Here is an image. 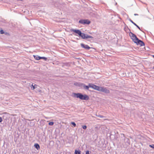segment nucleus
Returning a JSON list of instances; mask_svg holds the SVG:
<instances>
[{"label": "nucleus", "mask_w": 154, "mask_h": 154, "mask_svg": "<svg viewBox=\"0 0 154 154\" xmlns=\"http://www.w3.org/2000/svg\"><path fill=\"white\" fill-rule=\"evenodd\" d=\"M70 31L71 32H73L75 33L78 34L80 37L83 39L93 38L91 36L88 35L87 34L82 32L79 29H70Z\"/></svg>", "instance_id": "1"}, {"label": "nucleus", "mask_w": 154, "mask_h": 154, "mask_svg": "<svg viewBox=\"0 0 154 154\" xmlns=\"http://www.w3.org/2000/svg\"><path fill=\"white\" fill-rule=\"evenodd\" d=\"M73 97H75L79 98L81 100H88L89 99V96L85 94H83L81 93H72Z\"/></svg>", "instance_id": "2"}, {"label": "nucleus", "mask_w": 154, "mask_h": 154, "mask_svg": "<svg viewBox=\"0 0 154 154\" xmlns=\"http://www.w3.org/2000/svg\"><path fill=\"white\" fill-rule=\"evenodd\" d=\"M129 35L134 43H135L137 40V39H138L135 34L131 32H130L129 33Z\"/></svg>", "instance_id": "3"}, {"label": "nucleus", "mask_w": 154, "mask_h": 154, "mask_svg": "<svg viewBox=\"0 0 154 154\" xmlns=\"http://www.w3.org/2000/svg\"><path fill=\"white\" fill-rule=\"evenodd\" d=\"M79 22L80 23L84 25L86 24L88 25L91 23L90 21L88 19H81L79 21Z\"/></svg>", "instance_id": "4"}, {"label": "nucleus", "mask_w": 154, "mask_h": 154, "mask_svg": "<svg viewBox=\"0 0 154 154\" xmlns=\"http://www.w3.org/2000/svg\"><path fill=\"white\" fill-rule=\"evenodd\" d=\"M134 43L136 44L137 45H140V46L145 45L144 43L142 41L139 39H137V40Z\"/></svg>", "instance_id": "5"}, {"label": "nucleus", "mask_w": 154, "mask_h": 154, "mask_svg": "<svg viewBox=\"0 0 154 154\" xmlns=\"http://www.w3.org/2000/svg\"><path fill=\"white\" fill-rule=\"evenodd\" d=\"M80 45L82 48H84L87 50H89L91 48H92L90 47L88 45H85L83 43H81Z\"/></svg>", "instance_id": "6"}, {"label": "nucleus", "mask_w": 154, "mask_h": 154, "mask_svg": "<svg viewBox=\"0 0 154 154\" xmlns=\"http://www.w3.org/2000/svg\"><path fill=\"white\" fill-rule=\"evenodd\" d=\"M101 92H104L106 94H108L110 93V91L107 88L102 87Z\"/></svg>", "instance_id": "7"}, {"label": "nucleus", "mask_w": 154, "mask_h": 154, "mask_svg": "<svg viewBox=\"0 0 154 154\" xmlns=\"http://www.w3.org/2000/svg\"><path fill=\"white\" fill-rule=\"evenodd\" d=\"M91 83H89L88 85H86L85 84L82 83L81 88H83V89L85 90H88L89 88H90L89 85Z\"/></svg>", "instance_id": "8"}, {"label": "nucleus", "mask_w": 154, "mask_h": 154, "mask_svg": "<svg viewBox=\"0 0 154 154\" xmlns=\"http://www.w3.org/2000/svg\"><path fill=\"white\" fill-rule=\"evenodd\" d=\"M89 86H90L89 87H90V88H92L95 90H96L98 86H97L96 85L92 84V83H91L90 85Z\"/></svg>", "instance_id": "9"}, {"label": "nucleus", "mask_w": 154, "mask_h": 154, "mask_svg": "<svg viewBox=\"0 0 154 154\" xmlns=\"http://www.w3.org/2000/svg\"><path fill=\"white\" fill-rule=\"evenodd\" d=\"M128 20L135 26H136L140 30H141L140 28L135 23H134L131 19L129 18Z\"/></svg>", "instance_id": "10"}, {"label": "nucleus", "mask_w": 154, "mask_h": 154, "mask_svg": "<svg viewBox=\"0 0 154 154\" xmlns=\"http://www.w3.org/2000/svg\"><path fill=\"white\" fill-rule=\"evenodd\" d=\"M82 84V83H81L80 82H76L74 84V85L79 87L81 88V87Z\"/></svg>", "instance_id": "11"}, {"label": "nucleus", "mask_w": 154, "mask_h": 154, "mask_svg": "<svg viewBox=\"0 0 154 154\" xmlns=\"http://www.w3.org/2000/svg\"><path fill=\"white\" fill-rule=\"evenodd\" d=\"M34 146L37 150H39L40 149V146L37 143H35Z\"/></svg>", "instance_id": "12"}, {"label": "nucleus", "mask_w": 154, "mask_h": 154, "mask_svg": "<svg viewBox=\"0 0 154 154\" xmlns=\"http://www.w3.org/2000/svg\"><path fill=\"white\" fill-rule=\"evenodd\" d=\"M33 56L34 57V58L35 59L37 60H40V57L39 56H38L37 55H33Z\"/></svg>", "instance_id": "13"}, {"label": "nucleus", "mask_w": 154, "mask_h": 154, "mask_svg": "<svg viewBox=\"0 0 154 154\" xmlns=\"http://www.w3.org/2000/svg\"><path fill=\"white\" fill-rule=\"evenodd\" d=\"M102 88V87H100V86H97V88L96 90H97V91H98L101 92Z\"/></svg>", "instance_id": "14"}, {"label": "nucleus", "mask_w": 154, "mask_h": 154, "mask_svg": "<svg viewBox=\"0 0 154 154\" xmlns=\"http://www.w3.org/2000/svg\"><path fill=\"white\" fill-rule=\"evenodd\" d=\"M81 151L80 150H75V154H81Z\"/></svg>", "instance_id": "15"}, {"label": "nucleus", "mask_w": 154, "mask_h": 154, "mask_svg": "<svg viewBox=\"0 0 154 154\" xmlns=\"http://www.w3.org/2000/svg\"><path fill=\"white\" fill-rule=\"evenodd\" d=\"M71 124L74 127H75L76 126V124L74 122H71Z\"/></svg>", "instance_id": "16"}, {"label": "nucleus", "mask_w": 154, "mask_h": 154, "mask_svg": "<svg viewBox=\"0 0 154 154\" xmlns=\"http://www.w3.org/2000/svg\"><path fill=\"white\" fill-rule=\"evenodd\" d=\"M32 86L31 87V88L33 90L36 88V87H35V86H37V85H32Z\"/></svg>", "instance_id": "17"}, {"label": "nucleus", "mask_w": 154, "mask_h": 154, "mask_svg": "<svg viewBox=\"0 0 154 154\" xmlns=\"http://www.w3.org/2000/svg\"><path fill=\"white\" fill-rule=\"evenodd\" d=\"M43 59L45 60H47V58L45 57H40V59Z\"/></svg>", "instance_id": "18"}, {"label": "nucleus", "mask_w": 154, "mask_h": 154, "mask_svg": "<svg viewBox=\"0 0 154 154\" xmlns=\"http://www.w3.org/2000/svg\"><path fill=\"white\" fill-rule=\"evenodd\" d=\"M97 116L100 118H103L105 117L104 116L100 115H97Z\"/></svg>", "instance_id": "19"}, {"label": "nucleus", "mask_w": 154, "mask_h": 154, "mask_svg": "<svg viewBox=\"0 0 154 154\" xmlns=\"http://www.w3.org/2000/svg\"><path fill=\"white\" fill-rule=\"evenodd\" d=\"M54 122H50L48 123V125H54Z\"/></svg>", "instance_id": "20"}, {"label": "nucleus", "mask_w": 154, "mask_h": 154, "mask_svg": "<svg viewBox=\"0 0 154 154\" xmlns=\"http://www.w3.org/2000/svg\"><path fill=\"white\" fill-rule=\"evenodd\" d=\"M82 128L84 129L85 130L86 129V128H87V127L86 125H84L82 126Z\"/></svg>", "instance_id": "21"}, {"label": "nucleus", "mask_w": 154, "mask_h": 154, "mask_svg": "<svg viewBox=\"0 0 154 154\" xmlns=\"http://www.w3.org/2000/svg\"><path fill=\"white\" fill-rule=\"evenodd\" d=\"M149 146L150 147L154 149V144L150 145H149Z\"/></svg>", "instance_id": "22"}, {"label": "nucleus", "mask_w": 154, "mask_h": 154, "mask_svg": "<svg viewBox=\"0 0 154 154\" xmlns=\"http://www.w3.org/2000/svg\"><path fill=\"white\" fill-rule=\"evenodd\" d=\"M0 33L2 34H3L4 33V32L2 29L0 30Z\"/></svg>", "instance_id": "23"}, {"label": "nucleus", "mask_w": 154, "mask_h": 154, "mask_svg": "<svg viewBox=\"0 0 154 154\" xmlns=\"http://www.w3.org/2000/svg\"><path fill=\"white\" fill-rule=\"evenodd\" d=\"M85 154H89V151L88 150H87Z\"/></svg>", "instance_id": "24"}, {"label": "nucleus", "mask_w": 154, "mask_h": 154, "mask_svg": "<svg viewBox=\"0 0 154 154\" xmlns=\"http://www.w3.org/2000/svg\"><path fill=\"white\" fill-rule=\"evenodd\" d=\"M2 121V118L1 117H0V122H1Z\"/></svg>", "instance_id": "25"}, {"label": "nucleus", "mask_w": 154, "mask_h": 154, "mask_svg": "<svg viewBox=\"0 0 154 154\" xmlns=\"http://www.w3.org/2000/svg\"><path fill=\"white\" fill-rule=\"evenodd\" d=\"M127 142H128V141H129V139L128 138H127Z\"/></svg>", "instance_id": "26"}, {"label": "nucleus", "mask_w": 154, "mask_h": 154, "mask_svg": "<svg viewBox=\"0 0 154 154\" xmlns=\"http://www.w3.org/2000/svg\"><path fill=\"white\" fill-rule=\"evenodd\" d=\"M138 15V14H134V15H135V16H136V15Z\"/></svg>", "instance_id": "27"}, {"label": "nucleus", "mask_w": 154, "mask_h": 154, "mask_svg": "<svg viewBox=\"0 0 154 154\" xmlns=\"http://www.w3.org/2000/svg\"><path fill=\"white\" fill-rule=\"evenodd\" d=\"M153 69H154V66L152 67Z\"/></svg>", "instance_id": "28"}, {"label": "nucleus", "mask_w": 154, "mask_h": 154, "mask_svg": "<svg viewBox=\"0 0 154 154\" xmlns=\"http://www.w3.org/2000/svg\"><path fill=\"white\" fill-rule=\"evenodd\" d=\"M153 69H154V66L152 67Z\"/></svg>", "instance_id": "29"}, {"label": "nucleus", "mask_w": 154, "mask_h": 154, "mask_svg": "<svg viewBox=\"0 0 154 154\" xmlns=\"http://www.w3.org/2000/svg\"><path fill=\"white\" fill-rule=\"evenodd\" d=\"M152 56L154 58V55H153Z\"/></svg>", "instance_id": "30"}, {"label": "nucleus", "mask_w": 154, "mask_h": 154, "mask_svg": "<svg viewBox=\"0 0 154 154\" xmlns=\"http://www.w3.org/2000/svg\"><path fill=\"white\" fill-rule=\"evenodd\" d=\"M77 39L78 40V39H79V38H77Z\"/></svg>", "instance_id": "31"}]
</instances>
